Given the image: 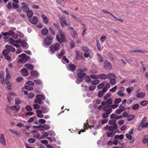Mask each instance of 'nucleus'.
<instances>
[{
	"mask_svg": "<svg viewBox=\"0 0 148 148\" xmlns=\"http://www.w3.org/2000/svg\"><path fill=\"white\" fill-rule=\"evenodd\" d=\"M59 34L61 38H60V36L58 34H57L56 35V38L60 44H62L63 42H66L65 41V37L64 34L62 33V31L60 29L59 30Z\"/></svg>",
	"mask_w": 148,
	"mask_h": 148,
	"instance_id": "f257e3e1",
	"label": "nucleus"
},
{
	"mask_svg": "<svg viewBox=\"0 0 148 148\" xmlns=\"http://www.w3.org/2000/svg\"><path fill=\"white\" fill-rule=\"evenodd\" d=\"M67 29L73 38L76 39L78 37V34L76 30L73 27H68Z\"/></svg>",
	"mask_w": 148,
	"mask_h": 148,
	"instance_id": "f03ea898",
	"label": "nucleus"
},
{
	"mask_svg": "<svg viewBox=\"0 0 148 148\" xmlns=\"http://www.w3.org/2000/svg\"><path fill=\"white\" fill-rule=\"evenodd\" d=\"M53 38V37L51 36H48L45 38L44 40L45 44L47 46L51 45L52 43Z\"/></svg>",
	"mask_w": 148,
	"mask_h": 148,
	"instance_id": "7ed1b4c3",
	"label": "nucleus"
},
{
	"mask_svg": "<svg viewBox=\"0 0 148 148\" xmlns=\"http://www.w3.org/2000/svg\"><path fill=\"white\" fill-rule=\"evenodd\" d=\"M60 45L58 43H56L55 45H52L50 47L49 49L51 51L54 53L55 51H58L60 48Z\"/></svg>",
	"mask_w": 148,
	"mask_h": 148,
	"instance_id": "20e7f679",
	"label": "nucleus"
},
{
	"mask_svg": "<svg viewBox=\"0 0 148 148\" xmlns=\"http://www.w3.org/2000/svg\"><path fill=\"white\" fill-rule=\"evenodd\" d=\"M123 134H121L120 135H116L114 137V138L115 139V140H116L117 141V143L123 145V143L121 144L120 143L121 141H122V140H121L123 139Z\"/></svg>",
	"mask_w": 148,
	"mask_h": 148,
	"instance_id": "39448f33",
	"label": "nucleus"
},
{
	"mask_svg": "<svg viewBox=\"0 0 148 148\" xmlns=\"http://www.w3.org/2000/svg\"><path fill=\"white\" fill-rule=\"evenodd\" d=\"M21 102H16L15 105L13 106H9L8 108H10L11 110L18 111L20 109V106L18 104H20Z\"/></svg>",
	"mask_w": 148,
	"mask_h": 148,
	"instance_id": "423d86ee",
	"label": "nucleus"
},
{
	"mask_svg": "<svg viewBox=\"0 0 148 148\" xmlns=\"http://www.w3.org/2000/svg\"><path fill=\"white\" fill-rule=\"evenodd\" d=\"M103 66L104 68L107 70H110L112 68L111 63L108 60H106Z\"/></svg>",
	"mask_w": 148,
	"mask_h": 148,
	"instance_id": "0eeeda50",
	"label": "nucleus"
},
{
	"mask_svg": "<svg viewBox=\"0 0 148 148\" xmlns=\"http://www.w3.org/2000/svg\"><path fill=\"white\" fill-rule=\"evenodd\" d=\"M146 121V117H145L143 118L142 120L141 121V122L139 125V127L142 126V127H145L146 128L148 127V122L145 123Z\"/></svg>",
	"mask_w": 148,
	"mask_h": 148,
	"instance_id": "6e6552de",
	"label": "nucleus"
},
{
	"mask_svg": "<svg viewBox=\"0 0 148 148\" xmlns=\"http://www.w3.org/2000/svg\"><path fill=\"white\" fill-rule=\"evenodd\" d=\"M32 133L34 137L35 138L39 139H42L44 138V137L40 135V134H39V132L35 130L32 131Z\"/></svg>",
	"mask_w": 148,
	"mask_h": 148,
	"instance_id": "1a4fd4ad",
	"label": "nucleus"
},
{
	"mask_svg": "<svg viewBox=\"0 0 148 148\" xmlns=\"http://www.w3.org/2000/svg\"><path fill=\"white\" fill-rule=\"evenodd\" d=\"M21 5H22L21 9L24 12H27L28 10H29V8L28 7V6L29 5L28 4L25 2H22L21 3Z\"/></svg>",
	"mask_w": 148,
	"mask_h": 148,
	"instance_id": "9d476101",
	"label": "nucleus"
},
{
	"mask_svg": "<svg viewBox=\"0 0 148 148\" xmlns=\"http://www.w3.org/2000/svg\"><path fill=\"white\" fill-rule=\"evenodd\" d=\"M69 68L68 70L70 71L73 72L75 70L76 66V65L72 63H69L68 64Z\"/></svg>",
	"mask_w": 148,
	"mask_h": 148,
	"instance_id": "9b49d317",
	"label": "nucleus"
},
{
	"mask_svg": "<svg viewBox=\"0 0 148 148\" xmlns=\"http://www.w3.org/2000/svg\"><path fill=\"white\" fill-rule=\"evenodd\" d=\"M0 143L2 145H6L4 136V134L3 133L1 134L0 135Z\"/></svg>",
	"mask_w": 148,
	"mask_h": 148,
	"instance_id": "f8f14e48",
	"label": "nucleus"
},
{
	"mask_svg": "<svg viewBox=\"0 0 148 148\" xmlns=\"http://www.w3.org/2000/svg\"><path fill=\"white\" fill-rule=\"evenodd\" d=\"M37 18L38 17H37L34 16L32 18H30L28 19L29 21L32 23L34 24H36L38 22Z\"/></svg>",
	"mask_w": 148,
	"mask_h": 148,
	"instance_id": "ddd939ff",
	"label": "nucleus"
},
{
	"mask_svg": "<svg viewBox=\"0 0 148 148\" xmlns=\"http://www.w3.org/2000/svg\"><path fill=\"white\" fill-rule=\"evenodd\" d=\"M36 98H37V100H38V102H42L41 100H44L45 99V97L41 95H37L36 96ZM36 99L35 100L34 102L36 101Z\"/></svg>",
	"mask_w": 148,
	"mask_h": 148,
	"instance_id": "4468645a",
	"label": "nucleus"
},
{
	"mask_svg": "<svg viewBox=\"0 0 148 148\" xmlns=\"http://www.w3.org/2000/svg\"><path fill=\"white\" fill-rule=\"evenodd\" d=\"M110 119H117L121 118L122 116L121 115L118 116L115 114H112L110 115Z\"/></svg>",
	"mask_w": 148,
	"mask_h": 148,
	"instance_id": "2eb2a0df",
	"label": "nucleus"
},
{
	"mask_svg": "<svg viewBox=\"0 0 148 148\" xmlns=\"http://www.w3.org/2000/svg\"><path fill=\"white\" fill-rule=\"evenodd\" d=\"M5 48L8 50L10 52L11 51L12 52H15V49L12 46L9 45H6L5 46Z\"/></svg>",
	"mask_w": 148,
	"mask_h": 148,
	"instance_id": "dca6fc26",
	"label": "nucleus"
},
{
	"mask_svg": "<svg viewBox=\"0 0 148 148\" xmlns=\"http://www.w3.org/2000/svg\"><path fill=\"white\" fill-rule=\"evenodd\" d=\"M117 125L116 124H114L113 125V127H110L108 128V129L109 131L112 132L117 129Z\"/></svg>",
	"mask_w": 148,
	"mask_h": 148,
	"instance_id": "f3484780",
	"label": "nucleus"
},
{
	"mask_svg": "<svg viewBox=\"0 0 148 148\" xmlns=\"http://www.w3.org/2000/svg\"><path fill=\"white\" fill-rule=\"evenodd\" d=\"M21 72L23 75L25 76H27L29 75L28 71L25 69H23L21 70Z\"/></svg>",
	"mask_w": 148,
	"mask_h": 148,
	"instance_id": "a211bd4d",
	"label": "nucleus"
},
{
	"mask_svg": "<svg viewBox=\"0 0 148 148\" xmlns=\"http://www.w3.org/2000/svg\"><path fill=\"white\" fill-rule=\"evenodd\" d=\"M112 103V102H101L102 106L103 107H105L107 108H110L111 106L110 104Z\"/></svg>",
	"mask_w": 148,
	"mask_h": 148,
	"instance_id": "6ab92c4d",
	"label": "nucleus"
},
{
	"mask_svg": "<svg viewBox=\"0 0 148 148\" xmlns=\"http://www.w3.org/2000/svg\"><path fill=\"white\" fill-rule=\"evenodd\" d=\"M71 25V23L69 22H67L65 20L60 24L61 26L63 27H64L65 25L69 26Z\"/></svg>",
	"mask_w": 148,
	"mask_h": 148,
	"instance_id": "aec40b11",
	"label": "nucleus"
},
{
	"mask_svg": "<svg viewBox=\"0 0 148 148\" xmlns=\"http://www.w3.org/2000/svg\"><path fill=\"white\" fill-rule=\"evenodd\" d=\"M41 17L44 23L46 24H48L49 23V21L47 16L44 14H42L41 15Z\"/></svg>",
	"mask_w": 148,
	"mask_h": 148,
	"instance_id": "412c9836",
	"label": "nucleus"
},
{
	"mask_svg": "<svg viewBox=\"0 0 148 148\" xmlns=\"http://www.w3.org/2000/svg\"><path fill=\"white\" fill-rule=\"evenodd\" d=\"M99 78L100 79H106L108 78V75L105 74H101L98 75Z\"/></svg>",
	"mask_w": 148,
	"mask_h": 148,
	"instance_id": "4be33fe9",
	"label": "nucleus"
},
{
	"mask_svg": "<svg viewBox=\"0 0 148 148\" xmlns=\"http://www.w3.org/2000/svg\"><path fill=\"white\" fill-rule=\"evenodd\" d=\"M119 143H117V141L116 140H113V141H112L111 140H110L107 142V145L109 146H112L113 144L115 145H117Z\"/></svg>",
	"mask_w": 148,
	"mask_h": 148,
	"instance_id": "5701e85b",
	"label": "nucleus"
},
{
	"mask_svg": "<svg viewBox=\"0 0 148 148\" xmlns=\"http://www.w3.org/2000/svg\"><path fill=\"white\" fill-rule=\"evenodd\" d=\"M26 13H27L28 19L32 17L33 14L32 11L29 9V10H28L27 12H26Z\"/></svg>",
	"mask_w": 148,
	"mask_h": 148,
	"instance_id": "b1692460",
	"label": "nucleus"
},
{
	"mask_svg": "<svg viewBox=\"0 0 148 148\" xmlns=\"http://www.w3.org/2000/svg\"><path fill=\"white\" fill-rule=\"evenodd\" d=\"M116 132V131L108 132L107 133V136L108 137H112L115 135V132Z\"/></svg>",
	"mask_w": 148,
	"mask_h": 148,
	"instance_id": "393cba45",
	"label": "nucleus"
},
{
	"mask_svg": "<svg viewBox=\"0 0 148 148\" xmlns=\"http://www.w3.org/2000/svg\"><path fill=\"white\" fill-rule=\"evenodd\" d=\"M77 75L78 77H79V78H82L83 77L86 76V74L85 73L79 72V73L78 72Z\"/></svg>",
	"mask_w": 148,
	"mask_h": 148,
	"instance_id": "a878e982",
	"label": "nucleus"
},
{
	"mask_svg": "<svg viewBox=\"0 0 148 148\" xmlns=\"http://www.w3.org/2000/svg\"><path fill=\"white\" fill-rule=\"evenodd\" d=\"M48 32V30L47 27H44L42 29L41 33L43 35H46L47 34Z\"/></svg>",
	"mask_w": 148,
	"mask_h": 148,
	"instance_id": "bb28decb",
	"label": "nucleus"
},
{
	"mask_svg": "<svg viewBox=\"0 0 148 148\" xmlns=\"http://www.w3.org/2000/svg\"><path fill=\"white\" fill-rule=\"evenodd\" d=\"M116 75L113 73H110L108 75V78L110 79L116 78Z\"/></svg>",
	"mask_w": 148,
	"mask_h": 148,
	"instance_id": "cd10ccee",
	"label": "nucleus"
},
{
	"mask_svg": "<svg viewBox=\"0 0 148 148\" xmlns=\"http://www.w3.org/2000/svg\"><path fill=\"white\" fill-rule=\"evenodd\" d=\"M25 66L27 67L28 69L32 70L34 69V66L33 65L29 64H25Z\"/></svg>",
	"mask_w": 148,
	"mask_h": 148,
	"instance_id": "c85d7f7f",
	"label": "nucleus"
},
{
	"mask_svg": "<svg viewBox=\"0 0 148 148\" xmlns=\"http://www.w3.org/2000/svg\"><path fill=\"white\" fill-rule=\"evenodd\" d=\"M144 139L143 140V143L145 144L146 143H147V146L148 147V136L147 135L144 136Z\"/></svg>",
	"mask_w": 148,
	"mask_h": 148,
	"instance_id": "c756f323",
	"label": "nucleus"
},
{
	"mask_svg": "<svg viewBox=\"0 0 148 148\" xmlns=\"http://www.w3.org/2000/svg\"><path fill=\"white\" fill-rule=\"evenodd\" d=\"M145 95V94L144 92H140L137 94L136 97L137 98H143Z\"/></svg>",
	"mask_w": 148,
	"mask_h": 148,
	"instance_id": "7c9ffc66",
	"label": "nucleus"
},
{
	"mask_svg": "<svg viewBox=\"0 0 148 148\" xmlns=\"http://www.w3.org/2000/svg\"><path fill=\"white\" fill-rule=\"evenodd\" d=\"M87 51L86 52H84V56L86 58H87L89 57L90 58H92V56H90V54L92 53L91 51L90 50V52H89V53Z\"/></svg>",
	"mask_w": 148,
	"mask_h": 148,
	"instance_id": "2f4dec72",
	"label": "nucleus"
},
{
	"mask_svg": "<svg viewBox=\"0 0 148 148\" xmlns=\"http://www.w3.org/2000/svg\"><path fill=\"white\" fill-rule=\"evenodd\" d=\"M30 73L32 76L35 77H36L38 75V74L36 71H32L30 72Z\"/></svg>",
	"mask_w": 148,
	"mask_h": 148,
	"instance_id": "473e14b6",
	"label": "nucleus"
},
{
	"mask_svg": "<svg viewBox=\"0 0 148 148\" xmlns=\"http://www.w3.org/2000/svg\"><path fill=\"white\" fill-rule=\"evenodd\" d=\"M41 127L43 128L45 130H48L50 128V125L48 124H45L43 125L40 126Z\"/></svg>",
	"mask_w": 148,
	"mask_h": 148,
	"instance_id": "72a5a7b5",
	"label": "nucleus"
},
{
	"mask_svg": "<svg viewBox=\"0 0 148 148\" xmlns=\"http://www.w3.org/2000/svg\"><path fill=\"white\" fill-rule=\"evenodd\" d=\"M97 55L98 56V57L97 58L99 61L100 62H103V60L102 58L101 55L100 54L98 53L97 54Z\"/></svg>",
	"mask_w": 148,
	"mask_h": 148,
	"instance_id": "f704fd0d",
	"label": "nucleus"
},
{
	"mask_svg": "<svg viewBox=\"0 0 148 148\" xmlns=\"http://www.w3.org/2000/svg\"><path fill=\"white\" fill-rule=\"evenodd\" d=\"M82 49L83 51H84V52L88 51L87 52L89 53V52H90V50L89 49L86 47H82Z\"/></svg>",
	"mask_w": 148,
	"mask_h": 148,
	"instance_id": "c9c22d12",
	"label": "nucleus"
},
{
	"mask_svg": "<svg viewBox=\"0 0 148 148\" xmlns=\"http://www.w3.org/2000/svg\"><path fill=\"white\" fill-rule=\"evenodd\" d=\"M34 82L37 84L39 85H42V81L39 79L34 80Z\"/></svg>",
	"mask_w": 148,
	"mask_h": 148,
	"instance_id": "e433bc0d",
	"label": "nucleus"
},
{
	"mask_svg": "<svg viewBox=\"0 0 148 148\" xmlns=\"http://www.w3.org/2000/svg\"><path fill=\"white\" fill-rule=\"evenodd\" d=\"M128 117V121H131L134 119L135 118V116L134 115L130 114L128 116H127Z\"/></svg>",
	"mask_w": 148,
	"mask_h": 148,
	"instance_id": "4c0bfd02",
	"label": "nucleus"
},
{
	"mask_svg": "<svg viewBox=\"0 0 148 148\" xmlns=\"http://www.w3.org/2000/svg\"><path fill=\"white\" fill-rule=\"evenodd\" d=\"M87 70L85 69L84 68H82L79 69H77L76 71L77 72H81L82 73H83L84 72H85L87 71Z\"/></svg>",
	"mask_w": 148,
	"mask_h": 148,
	"instance_id": "58836bf2",
	"label": "nucleus"
},
{
	"mask_svg": "<svg viewBox=\"0 0 148 148\" xmlns=\"http://www.w3.org/2000/svg\"><path fill=\"white\" fill-rule=\"evenodd\" d=\"M96 46L98 50L100 51L101 50V45L99 41L97 40H96Z\"/></svg>",
	"mask_w": 148,
	"mask_h": 148,
	"instance_id": "ea45409f",
	"label": "nucleus"
},
{
	"mask_svg": "<svg viewBox=\"0 0 148 148\" xmlns=\"http://www.w3.org/2000/svg\"><path fill=\"white\" fill-rule=\"evenodd\" d=\"M25 88L28 90H31L33 89L32 87L28 85H25Z\"/></svg>",
	"mask_w": 148,
	"mask_h": 148,
	"instance_id": "a19ab883",
	"label": "nucleus"
},
{
	"mask_svg": "<svg viewBox=\"0 0 148 148\" xmlns=\"http://www.w3.org/2000/svg\"><path fill=\"white\" fill-rule=\"evenodd\" d=\"M21 44L23 48H25L27 46V43L25 40H22Z\"/></svg>",
	"mask_w": 148,
	"mask_h": 148,
	"instance_id": "79ce46f5",
	"label": "nucleus"
},
{
	"mask_svg": "<svg viewBox=\"0 0 148 148\" xmlns=\"http://www.w3.org/2000/svg\"><path fill=\"white\" fill-rule=\"evenodd\" d=\"M105 86V84L104 83H101L98 85L97 88L99 89H100L103 88Z\"/></svg>",
	"mask_w": 148,
	"mask_h": 148,
	"instance_id": "37998d69",
	"label": "nucleus"
},
{
	"mask_svg": "<svg viewBox=\"0 0 148 148\" xmlns=\"http://www.w3.org/2000/svg\"><path fill=\"white\" fill-rule=\"evenodd\" d=\"M100 82V81L99 80H95L92 81L91 82V83L92 85H96L98 84Z\"/></svg>",
	"mask_w": 148,
	"mask_h": 148,
	"instance_id": "c03bdc74",
	"label": "nucleus"
},
{
	"mask_svg": "<svg viewBox=\"0 0 148 148\" xmlns=\"http://www.w3.org/2000/svg\"><path fill=\"white\" fill-rule=\"evenodd\" d=\"M111 95L110 93H107L106 94V95L104 97V100H106L108 99L110 97Z\"/></svg>",
	"mask_w": 148,
	"mask_h": 148,
	"instance_id": "a18cd8bd",
	"label": "nucleus"
},
{
	"mask_svg": "<svg viewBox=\"0 0 148 148\" xmlns=\"http://www.w3.org/2000/svg\"><path fill=\"white\" fill-rule=\"evenodd\" d=\"M115 122L116 121L115 120L112 119L110 120L109 121L108 123H109V124L110 125H114L115 124H116Z\"/></svg>",
	"mask_w": 148,
	"mask_h": 148,
	"instance_id": "49530a36",
	"label": "nucleus"
},
{
	"mask_svg": "<svg viewBox=\"0 0 148 148\" xmlns=\"http://www.w3.org/2000/svg\"><path fill=\"white\" fill-rule=\"evenodd\" d=\"M35 142V139L33 138H30L28 140V142L30 144H33Z\"/></svg>",
	"mask_w": 148,
	"mask_h": 148,
	"instance_id": "de8ad7c7",
	"label": "nucleus"
},
{
	"mask_svg": "<svg viewBox=\"0 0 148 148\" xmlns=\"http://www.w3.org/2000/svg\"><path fill=\"white\" fill-rule=\"evenodd\" d=\"M10 53V51L7 50H5L3 51L2 53L3 56H5L8 55Z\"/></svg>",
	"mask_w": 148,
	"mask_h": 148,
	"instance_id": "09e8293b",
	"label": "nucleus"
},
{
	"mask_svg": "<svg viewBox=\"0 0 148 148\" xmlns=\"http://www.w3.org/2000/svg\"><path fill=\"white\" fill-rule=\"evenodd\" d=\"M25 84H26L31 86H33L34 84V83L31 81H29L26 82Z\"/></svg>",
	"mask_w": 148,
	"mask_h": 148,
	"instance_id": "8fccbe9b",
	"label": "nucleus"
},
{
	"mask_svg": "<svg viewBox=\"0 0 148 148\" xmlns=\"http://www.w3.org/2000/svg\"><path fill=\"white\" fill-rule=\"evenodd\" d=\"M84 80L86 82L88 83H89L90 81H91V79L88 76H86Z\"/></svg>",
	"mask_w": 148,
	"mask_h": 148,
	"instance_id": "3c124183",
	"label": "nucleus"
},
{
	"mask_svg": "<svg viewBox=\"0 0 148 148\" xmlns=\"http://www.w3.org/2000/svg\"><path fill=\"white\" fill-rule=\"evenodd\" d=\"M110 83L111 84L114 85L116 83V78L111 79H110Z\"/></svg>",
	"mask_w": 148,
	"mask_h": 148,
	"instance_id": "603ef678",
	"label": "nucleus"
},
{
	"mask_svg": "<svg viewBox=\"0 0 148 148\" xmlns=\"http://www.w3.org/2000/svg\"><path fill=\"white\" fill-rule=\"evenodd\" d=\"M53 25H54L55 27L57 29H58V30L60 29V26L58 23L54 22L53 23Z\"/></svg>",
	"mask_w": 148,
	"mask_h": 148,
	"instance_id": "864d4df0",
	"label": "nucleus"
},
{
	"mask_svg": "<svg viewBox=\"0 0 148 148\" xmlns=\"http://www.w3.org/2000/svg\"><path fill=\"white\" fill-rule=\"evenodd\" d=\"M133 90V88H130L129 87L127 88L126 89V91L128 93L130 94V93L132 91V90Z\"/></svg>",
	"mask_w": 148,
	"mask_h": 148,
	"instance_id": "5fc2aeb1",
	"label": "nucleus"
},
{
	"mask_svg": "<svg viewBox=\"0 0 148 148\" xmlns=\"http://www.w3.org/2000/svg\"><path fill=\"white\" fill-rule=\"evenodd\" d=\"M6 6L8 10L12 9V3L10 2H8Z\"/></svg>",
	"mask_w": 148,
	"mask_h": 148,
	"instance_id": "6e6d98bb",
	"label": "nucleus"
},
{
	"mask_svg": "<svg viewBox=\"0 0 148 148\" xmlns=\"http://www.w3.org/2000/svg\"><path fill=\"white\" fill-rule=\"evenodd\" d=\"M120 103V102H115V104L111 105V108L112 109H115L118 107V104H117Z\"/></svg>",
	"mask_w": 148,
	"mask_h": 148,
	"instance_id": "4d7b16f0",
	"label": "nucleus"
},
{
	"mask_svg": "<svg viewBox=\"0 0 148 148\" xmlns=\"http://www.w3.org/2000/svg\"><path fill=\"white\" fill-rule=\"evenodd\" d=\"M90 77L92 79H97L99 78L98 75H91Z\"/></svg>",
	"mask_w": 148,
	"mask_h": 148,
	"instance_id": "13d9d810",
	"label": "nucleus"
},
{
	"mask_svg": "<svg viewBox=\"0 0 148 148\" xmlns=\"http://www.w3.org/2000/svg\"><path fill=\"white\" fill-rule=\"evenodd\" d=\"M75 53L76 54V56H75V58L77 60H78L79 58L80 57V55L79 54V51L77 50L75 52Z\"/></svg>",
	"mask_w": 148,
	"mask_h": 148,
	"instance_id": "bf43d9fd",
	"label": "nucleus"
},
{
	"mask_svg": "<svg viewBox=\"0 0 148 148\" xmlns=\"http://www.w3.org/2000/svg\"><path fill=\"white\" fill-rule=\"evenodd\" d=\"M75 43L73 40L71 41L70 42V48L71 49H72L74 47Z\"/></svg>",
	"mask_w": 148,
	"mask_h": 148,
	"instance_id": "052dcab7",
	"label": "nucleus"
},
{
	"mask_svg": "<svg viewBox=\"0 0 148 148\" xmlns=\"http://www.w3.org/2000/svg\"><path fill=\"white\" fill-rule=\"evenodd\" d=\"M83 81V79L82 78H79L77 79L76 80L75 82L77 84H79V82H82Z\"/></svg>",
	"mask_w": 148,
	"mask_h": 148,
	"instance_id": "680f3d73",
	"label": "nucleus"
},
{
	"mask_svg": "<svg viewBox=\"0 0 148 148\" xmlns=\"http://www.w3.org/2000/svg\"><path fill=\"white\" fill-rule=\"evenodd\" d=\"M106 36H103L100 38V40L102 42H104L105 40L106 39Z\"/></svg>",
	"mask_w": 148,
	"mask_h": 148,
	"instance_id": "e2e57ef3",
	"label": "nucleus"
},
{
	"mask_svg": "<svg viewBox=\"0 0 148 148\" xmlns=\"http://www.w3.org/2000/svg\"><path fill=\"white\" fill-rule=\"evenodd\" d=\"M65 51L64 49H62L60 52L58 54V57H61L64 54Z\"/></svg>",
	"mask_w": 148,
	"mask_h": 148,
	"instance_id": "0e129e2a",
	"label": "nucleus"
},
{
	"mask_svg": "<svg viewBox=\"0 0 148 148\" xmlns=\"http://www.w3.org/2000/svg\"><path fill=\"white\" fill-rule=\"evenodd\" d=\"M138 107H139V106H138V104H135L133 106V107H132V109H133V110H136L138 109Z\"/></svg>",
	"mask_w": 148,
	"mask_h": 148,
	"instance_id": "69168bd1",
	"label": "nucleus"
},
{
	"mask_svg": "<svg viewBox=\"0 0 148 148\" xmlns=\"http://www.w3.org/2000/svg\"><path fill=\"white\" fill-rule=\"evenodd\" d=\"M65 20V17L63 16H62L59 18V20L60 21V24L61 23H62L63 21Z\"/></svg>",
	"mask_w": 148,
	"mask_h": 148,
	"instance_id": "338daca9",
	"label": "nucleus"
},
{
	"mask_svg": "<svg viewBox=\"0 0 148 148\" xmlns=\"http://www.w3.org/2000/svg\"><path fill=\"white\" fill-rule=\"evenodd\" d=\"M125 137H126V138H127V139L129 140H132V136L129 134H125Z\"/></svg>",
	"mask_w": 148,
	"mask_h": 148,
	"instance_id": "774afa93",
	"label": "nucleus"
}]
</instances>
